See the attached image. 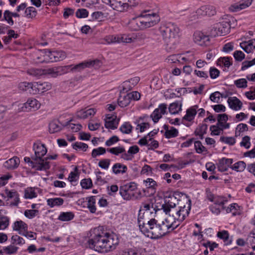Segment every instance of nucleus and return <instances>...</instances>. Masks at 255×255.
<instances>
[{
	"mask_svg": "<svg viewBox=\"0 0 255 255\" xmlns=\"http://www.w3.org/2000/svg\"><path fill=\"white\" fill-rule=\"evenodd\" d=\"M117 235L105 230L103 227L94 228L88 243L89 248L100 253H108L114 250L119 244Z\"/></svg>",
	"mask_w": 255,
	"mask_h": 255,
	"instance_id": "f257e3e1",
	"label": "nucleus"
},
{
	"mask_svg": "<svg viewBox=\"0 0 255 255\" xmlns=\"http://www.w3.org/2000/svg\"><path fill=\"white\" fill-rule=\"evenodd\" d=\"M138 225L142 234L152 239H160L174 230L170 222L167 219L159 223L154 218L145 221L139 219Z\"/></svg>",
	"mask_w": 255,
	"mask_h": 255,
	"instance_id": "f03ea898",
	"label": "nucleus"
},
{
	"mask_svg": "<svg viewBox=\"0 0 255 255\" xmlns=\"http://www.w3.org/2000/svg\"><path fill=\"white\" fill-rule=\"evenodd\" d=\"M147 12V11H144L130 20L129 25L132 30H144L152 27L159 22L160 18L156 13Z\"/></svg>",
	"mask_w": 255,
	"mask_h": 255,
	"instance_id": "7ed1b4c3",
	"label": "nucleus"
},
{
	"mask_svg": "<svg viewBox=\"0 0 255 255\" xmlns=\"http://www.w3.org/2000/svg\"><path fill=\"white\" fill-rule=\"evenodd\" d=\"M33 150L34 151L35 155L33 159L38 161L37 165L33 167L37 170H46L49 169L50 165L48 161H44L42 157L47 152V148L44 144L41 143L40 140H37L33 143Z\"/></svg>",
	"mask_w": 255,
	"mask_h": 255,
	"instance_id": "20e7f679",
	"label": "nucleus"
},
{
	"mask_svg": "<svg viewBox=\"0 0 255 255\" xmlns=\"http://www.w3.org/2000/svg\"><path fill=\"white\" fill-rule=\"evenodd\" d=\"M191 207V201L190 199L187 200L185 204L182 205L173 212L172 215L174 219V221L170 222L172 225V229L177 228L180 224L184 221L187 217L188 216Z\"/></svg>",
	"mask_w": 255,
	"mask_h": 255,
	"instance_id": "39448f33",
	"label": "nucleus"
},
{
	"mask_svg": "<svg viewBox=\"0 0 255 255\" xmlns=\"http://www.w3.org/2000/svg\"><path fill=\"white\" fill-rule=\"evenodd\" d=\"M179 29L174 23H163L159 28V31L163 40L167 43L171 42L178 36Z\"/></svg>",
	"mask_w": 255,
	"mask_h": 255,
	"instance_id": "423d86ee",
	"label": "nucleus"
},
{
	"mask_svg": "<svg viewBox=\"0 0 255 255\" xmlns=\"http://www.w3.org/2000/svg\"><path fill=\"white\" fill-rule=\"evenodd\" d=\"M120 194L125 200H130L138 198L139 193L137 191V185L134 182H130L120 187Z\"/></svg>",
	"mask_w": 255,
	"mask_h": 255,
	"instance_id": "0eeeda50",
	"label": "nucleus"
},
{
	"mask_svg": "<svg viewBox=\"0 0 255 255\" xmlns=\"http://www.w3.org/2000/svg\"><path fill=\"white\" fill-rule=\"evenodd\" d=\"M156 212V210L153 207V204L142 203L139 211L137 221L139 219L142 221H145L147 219L148 220L149 219L148 218L149 215H151V218H153L155 216Z\"/></svg>",
	"mask_w": 255,
	"mask_h": 255,
	"instance_id": "6e6552de",
	"label": "nucleus"
},
{
	"mask_svg": "<svg viewBox=\"0 0 255 255\" xmlns=\"http://www.w3.org/2000/svg\"><path fill=\"white\" fill-rule=\"evenodd\" d=\"M231 25L229 21H223L215 24L211 30L213 36L225 35L230 31Z\"/></svg>",
	"mask_w": 255,
	"mask_h": 255,
	"instance_id": "1a4fd4ad",
	"label": "nucleus"
},
{
	"mask_svg": "<svg viewBox=\"0 0 255 255\" xmlns=\"http://www.w3.org/2000/svg\"><path fill=\"white\" fill-rule=\"evenodd\" d=\"M71 66L72 65H67L45 69H44L43 75L48 76L52 78H56L68 73L70 71Z\"/></svg>",
	"mask_w": 255,
	"mask_h": 255,
	"instance_id": "9d476101",
	"label": "nucleus"
},
{
	"mask_svg": "<svg viewBox=\"0 0 255 255\" xmlns=\"http://www.w3.org/2000/svg\"><path fill=\"white\" fill-rule=\"evenodd\" d=\"M105 41L109 44L113 43H130L132 37L127 34L109 35L105 37Z\"/></svg>",
	"mask_w": 255,
	"mask_h": 255,
	"instance_id": "9b49d317",
	"label": "nucleus"
},
{
	"mask_svg": "<svg viewBox=\"0 0 255 255\" xmlns=\"http://www.w3.org/2000/svg\"><path fill=\"white\" fill-rule=\"evenodd\" d=\"M101 64L102 63L101 61L98 59L86 61L75 65L74 67L72 68H70V70H78L80 71L86 68H90L92 67L98 68L99 67Z\"/></svg>",
	"mask_w": 255,
	"mask_h": 255,
	"instance_id": "f8f14e48",
	"label": "nucleus"
},
{
	"mask_svg": "<svg viewBox=\"0 0 255 255\" xmlns=\"http://www.w3.org/2000/svg\"><path fill=\"white\" fill-rule=\"evenodd\" d=\"M51 84L49 82H35L33 83V90H29L32 94L43 93L51 89Z\"/></svg>",
	"mask_w": 255,
	"mask_h": 255,
	"instance_id": "ddd939ff",
	"label": "nucleus"
},
{
	"mask_svg": "<svg viewBox=\"0 0 255 255\" xmlns=\"http://www.w3.org/2000/svg\"><path fill=\"white\" fill-rule=\"evenodd\" d=\"M196 13L198 16H211L216 13V10L213 5H203L198 8L196 11Z\"/></svg>",
	"mask_w": 255,
	"mask_h": 255,
	"instance_id": "4468645a",
	"label": "nucleus"
},
{
	"mask_svg": "<svg viewBox=\"0 0 255 255\" xmlns=\"http://www.w3.org/2000/svg\"><path fill=\"white\" fill-rule=\"evenodd\" d=\"M167 105L165 103H162L158 106V108L155 109L150 115L154 123L158 122L160 119L162 118V115L166 113Z\"/></svg>",
	"mask_w": 255,
	"mask_h": 255,
	"instance_id": "2eb2a0df",
	"label": "nucleus"
},
{
	"mask_svg": "<svg viewBox=\"0 0 255 255\" xmlns=\"http://www.w3.org/2000/svg\"><path fill=\"white\" fill-rule=\"evenodd\" d=\"M110 5L114 9L119 11L127 10L129 4L126 0H109Z\"/></svg>",
	"mask_w": 255,
	"mask_h": 255,
	"instance_id": "dca6fc26",
	"label": "nucleus"
},
{
	"mask_svg": "<svg viewBox=\"0 0 255 255\" xmlns=\"http://www.w3.org/2000/svg\"><path fill=\"white\" fill-rule=\"evenodd\" d=\"M193 39L195 43L201 46L207 45L209 42L208 35L199 31L194 32Z\"/></svg>",
	"mask_w": 255,
	"mask_h": 255,
	"instance_id": "f3484780",
	"label": "nucleus"
},
{
	"mask_svg": "<svg viewBox=\"0 0 255 255\" xmlns=\"http://www.w3.org/2000/svg\"><path fill=\"white\" fill-rule=\"evenodd\" d=\"M233 162V160L232 158H227L223 157L218 160L217 163L218 169L219 171L224 172L228 170V168L231 166Z\"/></svg>",
	"mask_w": 255,
	"mask_h": 255,
	"instance_id": "a211bd4d",
	"label": "nucleus"
},
{
	"mask_svg": "<svg viewBox=\"0 0 255 255\" xmlns=\"http://www.w3.org/2000/svg\"><path fill=\"white\" fill-rule=\"evenodd\" d=\"M96 112L94 108L81 109L76 112V116L78 119H85L94 116Z\"/></svg>",
	"mask_w": 255,
	"mask_h": 255,
	"instance_id": "6ab92c4d",
	"label": "nucleus"
},
{
	"mask_svg": "<svg viewBox=\"0 0 255 255\" xmlns=\"http://www.w3.org/2000/svg\"><path fill=\"white\" fill-rule=\"evenodd\" d=\"M12 229L21 235H25L24 234L28 230V226L21 220L16 221L12 225Z\"/></svg>",
	"mask_w": 255,
	"mask_h": 255,
	"instance_id": "aec40b11",
	"label": "nucleus"
},
{
	"mask_svg": "<svg viewBox=\"0 0 255 255\" xmlns=\"http://www.w3.org/2000/svg\"><path fill=\"white\" fill-rule=\"evenodd\" d=\"M253 0H242L238 3L232 4L230 9L233 11H238L249 7L252 3Z\"/></svg>",
	"mask_w": 255,
	"mask_h": 255,
	"instance_id": "412c9836",
	"label": "nucleus"
},
{
	"mask_svg": "<svg viewBox=\"0 0 255 255\" xmlns=\"http://www.w3.org/2000/svg\"><path fill=\"white\" fill-rule=\"evenodd\" d=\"M116 116L107 115L105 120V127L107 128L116 129L118 125V122L116 121Z\"/></svg>",
	"mask_w": 255,
	"mask_h": 255,
	"instance_id": "4be33fe9",
	"label": "nucleus"
},
{
	"mask_svg": "<svg viewBox=\"0 0 255 255\" xmlns=\"http://www.w3.org/2000/svg\"><path fill=\"white\" fill-rule=\"evenodd\" d=\"M138 77H135L123 83V91L125 92L131 90L139 81Z\"/></svg>",
	"mask_w": 255,
	"mask_h": 255,
	"instance_id": "5701e85b",
	"label": "nucleus"
},
{
	"mask_svg": "<svg viewBox=\"0 0 255 255\" xmlns=\"http://www.w3.org/2000/svg\"><path fill=\"white\" fill-rule=\"evenodd\" d=\"M227 102L229 107L234 111L240 110L243 107L242 102L236 97L229 98Z\"/></svg>",
	"mask_w": 255,
	"mask_h": 255,
	"instance_id": "b1692460",
	"label": "nucleus"
},
{
	"mask_svg": "<svg viewBox=\"0 0 255 255\" xmlns=\"http://www.w3.org/2000/svg\"><path fill=\"white\" fill-rule=\"evenodd\" d=\"M223 209L226 210L227 213H232L233 216L240 215L242 214V209L241 206L237 203H232L229 207H222Z\"/></svg>",
	"mask_w": 255,
	"mask_h": 255,
	"instance_id": "393cba45",
	"label": "nucleus"
},
{
	"mask_svg": "<svg viewBox=\"0 0 255 255\" xmlns=\"http://www.w3.org/2000/svg\"><path fill=\"white\" fill-rule=\"evenodd\" d=\"M198 108L197 105H194L188 108L186 110V115L183 117L182 120L188 122L192 121L197 114V110Z\"/></svg>",
	"mask_w": 255,
	"mask_h": 255,
	"instance_id": "a878e982",
	"label": "nucleus"
},
{
	"mask_svg": "<svg viewBox=\"0 0 255 255\" xmlns=\"http://www.w3.org/2000/svg\"><path fill=\"white\" fill-rule=\"evenodd\" d=\"M240 46L247 53H251L255 49V39L243 41L240 43Z\"/></svg>",
	"mask_w": 255,
	"mask_h": 255,
	"instance_id": "bb28decb",
	"label": "nucleus"
},
{
	"mask_svg": "<svg viewBox=\"0 0 255 255\" xmlns=\"http://www.w3.org/2000/svg\"><path fill=\"white\" fill-rule=\"evenodd\" d=\"M19 163V159L16 156H14L6 161L4 163L3 166L5 168L9 170L14 169L18 167Z\"/></svg>",
	"mask_w": 255,
	"mask_h": 255,
	"instance_id": "cd10ccee",
	"label": "nucleus"
},
{
	"mask_svg": "<svg viewBox=\"0 0 255 255\" xmlns=\"http://www.w3.org/2000/svg\"><path fill=\"white\" fill-rule=\"evenodd\" d=\"M65 127L61 124L58 120L51 121L49 124V131L51 133L60 131Z\"/></svg>",
	"mask_w": 255,
	"mask_h": 255,
	"instance_id": "c85d7f7f",
	"label": "nucleus"
},
{
	"mask_svg": "<svg viewBox=\"0 0 255 255\" xmlns=\"http://www.w3.org/2000/svg\"><path fill=\"white\" fill-rule=\"evenodd\" d=\"M208 126L205 123L200 124L194 131V134L199 136L200 139H203L204 135L207 133Z\"/></svg>",
	"mask_w": 255,
	"mask_h": 255,
	"instance_id": "c756f323",
	"label": "nucleus"
},
{
	"mask_svg": "<svg viewBox=\"0 0 255 255\" xmlns=\"http://www.w3.org/2000/svg\"><path fill=\"white\" fill-rule=\"evenodd\" d=\"M55 53L54 51H50L49 50H46L44 52V54L43 55V59L39 60L41 63H49V62H55Z\"/></svg>",
	"mask_w": 255,
	"mask_h": 255,
	"instance_id": "7c9ffc66",
	"label": "nucleus"
},
{
	"mask_svg": "<svg viewBox=\"0 0 255 255\" xmlns=\"http://www.w3.org/2000/svg\"><path fill=\"white\" fill-rule=\"evenodd\" d=\"M130 102V98L128 94H121L118 100V105L122 108L129 105Z\"/></svg>",
	"mask_w": 255,
	"mask_h": 255,
	"instance_id": "2f4dec72",
	"label": "nucleus"
},
{
	"mask_svg": "<svg viewBox=\"0 0 255 255\" xmlns=\"http://www.w3.org/2000/svg\"><path fill=\"white\" fill-rule=\"evenodd\" d=\"M127 170V166L120 163H115L112 167V171L115 174H124Z\"/></svg>",
	"mask_w": 255,
	"mask_h": 255,
	"instance_id": "473e14b6",
	"label": "nucleus"
},
{
	"mask_svg": "<svg viewBox=\"0 0 255 255\" xmlns=\"http://www.w3.org/2000/svg\"><path fill=\"white\" fill-rule=\"evenodd\" d=\"M40 104L39 102L34 98H29L27 100V102L24 103L25 108H28L29 110L33 108L34 110H37L40 107Z\"/></svg>",
	"mask_w": 255,
	"mask_h": 255,
	"instance_id": "72a5a7b5",
	"label": "nucleus"
},
{
	"mask_svg": "<svg viewBox=\"0 0 255 255\" xmlns=\"http://www.w3.org/2000/svg\"><path fill=\"white\" fill-rule=\"evenodd\" d=\"M64 203V200L61 198H49L47 200V204L51 208L59 206Z\"/></svg>",
	"mask_w": 255,
	"mask_h": 255,
	"instance_id": "f704fd0d",
	"label": "nucleus"
},
{
	"mask_svg": "<svg viewBox=\"0 0 255 255\" xmlns=\"http://www.w3.org/2000/svg\"><path fill=\"white\" fill-rule=\"evenodd\" d=\"M182 104L179 102H175L170 104L169 111L171 114L174 115L178 114L181 111Z\"/></svg>",
	"mask_w": 255,
	"mask_h": 255,
	"instance_id": "c9c22d12",
	"label": "nucleus"
},
{
	"mask_svg": "<svg viewBox=\"0 0 255 255\" xmlns=\"http://www.w3.org/2000/svg\"><path fill=\"white\" fill-rule=\"evenodd\" d=\"M143 182L145 184L147 188L151 191V194H154L157 187L156 182L151 178H147L146 180H144Z\"/></svg>",
	"mask_w": 255,
	"mask_h": 255,
	"instance_id": "e433bc0d",
	"label": "nucleus"
},
{
	"mask_svg": "<svg viewBox=\"0 0 255 255\" xmlns=\"http://www.w3.org/2000/svg\"><path fill=\"white\" fill-rule=\"evenodd\" d=\"M88 200L87 208L91 213H95L96 211V196H91L87 198Z\"/></svg>",
	"mask_w": 255,
	"mask_h": 255,
	"instance_id": "4c0bfd02",
	"label": "nucleus"
},
{
	"mask_svg": "<svg viewBox=\"0 0 255 255\" xmlns=\"http://www.w3.org/2000/svg\"><path fill=\"white\" fill-rule=\"evenodd\" d=\"M44 72V69L34 68H30L27 70V73L28 75L37 78L43 75Z\"/></svg>",
	"mask_w": 255,
	"mask_h": 255,
	"instance_id": "58836bf2",
	"label": "nucleus"
},
{
	"mask_svg": "<svg viewBox=\"0 0 255 255\" xmlns=\"http://www.w3.org/2000/svg\"><path fill=\"white\" fill-rule=\"evenodd\" d=\"M246 167V164L243 161H240L235 163H234L233 165H231L230 168L237 171V172H242L243 171Z\"/></svg>",
	"mask_w": 255,
	"mask_h": 255,
	"instance_id": "ea45409f",
	"label": "nucleus"
},
{
	"mask_svg": "<svg viewBox=\"0 0 255 255\" xmlns=\"http://www.w3.org/2000/svg\"><path fill=\"white\" fill-rule=\"evenodd\" d=\"M74 217V214L71 212H62L58 217V220L61 221H69Z\"/></svg>",
	"mask_w": 255,
	"mask_h": 255,
	"instance_id": "a19ab883",
	"label": "nucleus"
},
{
	"mask_svg": "<svg viewBox=\"0 0 255 255\" xmlns=\"http://www.w3.org/2000/svg\"><path fill=\"white\" fill-rule=\"evenodd\" d=\"M133 127L129 122H125L120 128V131L125 134H129L132 132Z\"/></svg>",
	"mask_w": 255,
	"mask_h": 255,
	"instance_id": "79ce46f5",
	"label": "nucleus"
},
{
	"mask_svg": "<svg viewBox=\"0 0 255 255\" xmlns=\"http://www.w3.org/2000/svg\"><path fill=\"white\" fill-rule=\"evenodd\" d=\"M231 60L232 58L229 57H220L218 60V64L229 68L232 64Z\"/></svg>",
	"mask_w": 255,
	"mask_h": 255,
	"instance_id": "37998d69",
	"label": "nucleus"
},
{
	"mask_svg": "<svg viewBox=\"0 0 255 255\" xmlns=\"http://www.w3.org/2000/svg\"><path fill=\"white\" fill-rule=\"evenodd\" d=\"M24 14L27 18H33L36 16L37 10L35 7L33 6H29L25 9Z\"/></svg>",
	"mask_w": 255,
	"mask_h": 255,
	"instance_id": "c03bdc74",
	"label": "nucleus"
},
{
	"mask_svg": "<svg viewBox=\"0 0 255 255\" xmlns=\"http://www.w3.org/2000/svg\"><path fill=\"white\" fill-rule=\"evenodd\" d=\"M178 135V130L173 127H171L170 129L165 131L164 136L167 138L175 137Z\"/></svg>",
	"mask_w": 255,
	"mask_h": 255,
	"instance_id": "a18cd8bd",
	"label": "nucleus"
},
{
	"mask_svg": "<svg viewBox=\"0 0 255 255\" xmlns=\"http://www.w3.org/2000/svg\"><path fill=\"white\" fill-rule=\"evenodd\" d=\"M248 127L247 124L241 123L239 124L236 128L235 132V136H240L242 132L248 130Z\"/></svg>",
	"mask_w": 255,
	"mask_h": 255,
	"instance_id": "49530a36",
	"label": "nucleus"
},
{
	"mask_svg": "<svg viewBox=\"0 0 255 255\" xmlns=\"http://www.w3.org/2000/svg\"><path fill=\"white\" fill-rule=\"evenodd\" d=\"M108 152L114 154L115 155H119L126 151L125 148L123 146H117L107 149Z\"/></svg>",
	"mask_w": 255,
	"mask_h": 255,
	"instance_id": "de8ad7c7",
	"label": "nucleus"
},
{
	"mask_svg": "<svg viewBox=\"0 0 255 255\" xmlns=\"http://www.w3.org/2000/svg\"><path fill=\"white\" fill-rule=\"evenodd\" d=\"M33 83L30 82H21L18 84V88L20 90L23 91H28L33 90Z\"/></svg>",
	"mask_w": 255,
	"mask_h": 255,
	"instance_id": "09e8293b",
	"label": "nucleus"
},
{
	"mask_svg": "<svg viewBox=\"0 0 255 255\" xmlns=\"http://www.w3.org/2000/svg\"><path fill=\"white\" fill-rule=\"evenodd\" d=\"M72 121V120H71L67 122L66 124L65 125V127H67V128L71 129L73 132H78L82 128V126L80 124H74L70 123Z\"/></svg>",
	"mask_w": 255,
	"mask_h": 255,
	"instance_id": "8fccbe9b",
	"label": "nucleus"
},
{
	"mask_svg": "<svg viewBox=\"0 0 255 255\" xmlns=\"http://www.w3.org/2000/svg\"><path fill=\"white\" fill-rule=\"evenodd\" d=\"M164 204L169 206V207H173L175 208L176 207L175 202L177 201L176 198L174 196H169L166 197L164 199Z\"/></svg>",
	"mask_w": 255,
	"mask_h": 255,
	"instance_id": "3c124183",
	"label": "nucleus"
},
{
	"mask_svg": "<svg viewBox=\"0 0 255 255\" xmlns=\"http://www.w3.org/2000/svg\"><path fill=\"white\" fill-rule=\"evenodd\" d=\"M106 152V148L103 147H99L94 148L92 152L91 156L93 158H96L97 156L103 155Z\"/></svg>",
	"mask_w": 255,
	"mask_h": 255,
	"instance_id": "603ef678",
	"label": "nucleus"
},
{
	"mask_svg": "<svg viewBox=\"0 0 255 255\" xmlns=\"http://www.w3.org/2000/svg\"><path fill=\"white\" fill-rule=\"evenodd\" d=\"M18 249V247L14 246L13 245H10L7 247H4L3 251L7 255H11L16 253Z\"/></svg>",
	"mask_w": 255,
	"mask_h": 255,
	"instance_id": "864d4df0",
	"label": "nucleus"
},
{
	"mask_svg": "<svg viewBox=\"0 0 255 255\" xmlns=\"http://www.w3.org/2000/svg\"><path fill=\"white\" fill-rule=\"evenodd\" d=\"M11 244L12 245L16 244L18 245H22L25 244L24 240L21 237L15 235L11 237Z\"/></svg>",
	"mask_w": 255,
	"mask_h": 255,
	"instance_id": "5fc2aeb1",
	"label": "nucleus"
},
{
	"mask_svg": "<svg viewBox=\"0 0 255 255\" xmlns=\"http://www.w3.org/2000/svg\"><path fill=\"white\" fill-rule=\"evenodd\" d=\"M79 174L78 173V168L77 167H75L74 171H72L70 173L68 180L70 182H75L79 178Z\"/></svg>",
	"mask_w": 255,
	"mask_h": 255,
	"instance_id": "6e6d98bb",
	"label": "nucleus"
},
{
	"mask_svg": "<svg viewBox=\"0 0 255 255\" xmlns=\"http://www.w3.org/2000/svg\"><path fill=\"white\" fill-rule=\"evenodd\" d=\"M37 196V194L32 188H27L25 190L24 197L26 199H32Z\"/></svg>",
	"mask_w": 255,
	"mask_h": 255,
	"instance_id": "4d7b16f0",
	"label": "nucleus"
},
{
	"mask_svg": "<svg viewBox=\"0 0 255 255\" xmlns=\"http://www.w3.org/2000/svg\"><path fill=\"white\" fill-rule=\"evenodd\" d=\"M220 140L230 145H233L236 143V139L234 137L221 136Z\"/></svg>",
	"mask_w": 255,
	"mask_h": 255,
	"instance_id": "13d9d810",
	"label": "nucleus"
},
{
	"mask_svg": "<svg viewBox=\"0 0 255 255\" xmlns=\"http://www.w3.org/2000/svg\"><path fill=\"white\" fill-rule=\"evenodd\" d=\"M73 148L75 149H81L84 151H86L88 148V145L81 142H76L72 145Z\"/></svg>",
	"mask_w": 255,
	"mask_h": 255,
	"instance_id": "bf43d9fd",
	"label": "nucleus"
},
{
	"mask_svg": "<svg viewBox=\"0 0 255 255\" xmlns=\"http://www.w3.org/2000/svg\"><path fill=\"white\" fill-rule=\"evenodd\" d=\"M88 14V11L85 8H79L76 12V16L79 18L87 17Z\"/></svg>",
	"mask_w": 255,
	"mask_h": 255,
	"instance_id": "052dcab7",
	"label": "nucleus"
},
{
	"mask_svg": "<svg viewBox=\"0 0 255 255\" xmlns=\"http://www.w3.org/2000/svg\"><path fill=\"white\" fill-rule=\"evenodd\" d=\"M39 214L38 210H26L24 211V216L28 219H32Z\"/></svg>",
	"mask_w": 255,
	"mask_h": 255,
	"instance_id": "680f3d73",
	"label": "nucleus"
},
{
	"mask_svg": "<svg viewBox=\"0 0 255 255\" xmlns=\"http://www.w3.org/2000/svg\"><path fill=\"white\" fill-rule=\"evenodd\" d=\"M55 62L62 61L66 57L65 52L62 51H55Z\"/></svg>",
	"mask_w": 255,
	"mask_h": 255,
	"instance_id": "e2e57ef3",
	"label": "nucleus"
},
{
	"mask_svg": "<svg viewBox=\"0 0 255 255\" xmlns=\"http://www.w3.org/2000/svg\"><path fill=\"white\" fill-rule=\"evenodd\" d=\"M250 137L246 135L242 138V141L240 142V146L244 147L246 149H249L251 146Z\"/></svg>",
	"mask_w": 255,
	"mask_h": 255,
	"instance_id": "0e129e2a",
	"label": "nucleus"
},
{
	"mask_svg": "<svg viewBox=\"0 0 255 255\" xmlns=\"http://www.w3.org/2000/svg\"><path fill=\"white\" fill-rule=\"evenodd\" d=\"M195 149L196 152L198 153H201L204 151H207V150L204 147L200 141H196L194 142Z\"/></svg>",
	"mask_w": 255,
	"mask_h": 255,
	"instance_id": "69168bd1",
	"label": "nucleus"
},
{
	"mask_svg": "<svg viewBox=\"0 0 255 255\" xmlns=\"http://www.w3.org/2000/svg\"><path fill=\"white\" fill-rule=\"evenodd\" d=\"M9 225V218L6 216L0 217V227L2 230L6 229Z\"/></svg>",
	"mask_w": 255,
	"mask_h": 255,
	"instance_id": "338daca9",
	"label": "nucleus"
},
{
	"mask_svg": "<svg viewBox=\"0 0 255 255\" xmlns=\"http://www.w3.org/2000/svg\"><path fill=\"white\" fill-rule=\"evenodd\" d=\"M111 160L110 159L106 158L101 160L98 163V165L101 168L107 169L110 165Z\"/></svg>",
	"mask_w": 255,
	"mask_h": 255,
	"instance_id": "774afa93",
	"label": "nucleus"
}]
</instances>
